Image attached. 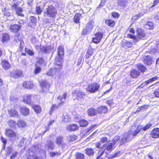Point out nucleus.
<instances>
[{"mask_svg":"<svg viewBox=\"0 0 159 159\" xmlns=\"http://www.w3.org/2000/svg\"><path fill=\"white\" fill-rule=\"evenodd\" d=\"M137 36L132 34H129V37L132 39L134 43L138 42L140 39H143L145 37L143 30L141 28H138L137 30Z\"/></svg>","mask_w":159,"mask_h":159,"instance_id":"1","label":"nucleus"},{"mask_svg":"<svg viewBox=\"0 0 159 159\" xmlns=\"http://www.w3.org/2000/svg\"><path fill=\"white\" fill-rule=\"evenodd\" d=\"M67 94L64 93L62 96H59L58 97V100H59V104L58 105H53L50 111V113L51 114L52 112L55 110L58 109L60 106L66 100Z\"/></svg>","mask_w":159,"mask_h":159,"instance_id":"2","label":"nucleus"},{"mask_svg":"<svg viewBox=\"0 0 159 159\" xmlns=\"http://www.w3.org/2000/svg\"><path fill=\"white\" fill-rule=\"evenodd\" d=\"M73 98L75 100L84 99L86 94L80 90L76 89L73 90L72 93Z\"/></svg>","mask_w":159,"mask_h":159,"instance_id":"3","label":"nucleus"},{"mask_svg":"<svg viewBox=\"0 0 159 159\" xmlns=\"http://www.w3.org/2000/svg\"><path fill=\"white\" fill-rule=\"evenodd\" d=\"M115 145V143L111 142L108 144L105 149L102 148L99 149L98 152V156L96 159H99L100 157L104 154L105 149L108 151H111L114 148V146Z\"/></svg>","mask_w":159,"mask_h":159,"instance_id":"4","label":"nucleus"},{"mask_svg":"<svg viewBox=\"0 0 159 159\" xmlns=\"http://www.w3.org/2000/svg\"><path fill=\"white\" fill-rule=\"evenodd\" d=\"M56 9L52 6H49L46 9V11L44 13L45 15H47L50 17H54L57 14Z\"/></svg>","mask_w":159,"mask_h":159,"instance_id":"5","label":"nucleus"},{"mask_svg":"<svg viewBox=\"0 0 159 159\" xmlns=\"http://www.w3.org/2000/svg\"><path fill=\"white\" fill-rule=\"evenodd\" d=\"M133 138L132 130H129L127 133H125L121 139L120 145H123L125 143L131 141Z\"/></svg>","mask_w":159,"mask_h":159,"instance_id":"6","label":"nucleus"},{"mask_svg":"<svg viewBox=\"0 0 159 159\" xmlns=\"http://www.w3.org/2000/svg\"><path fill=\"white\" fill-rule=\"evenodd\" d=\"M63 57L56 56L54 62V66L57 71H61L63 68Z\"/></svg>","mask_w":159,"mask_h":159,"instance_id":"7","label":"nucleus"},{"mask_svg":"<svg viewBox=\"0 0 159 159\" xmlns=\"http://www.w3.org/2000/svg\"><path fill=\"white\" fill-rule=\"evenodd\" d=\"M100 85L99 84L94 83L89 84L87 88V90L92 93H96L99 90Z\"/></svg>","mask_w":159,"mask_h":159,"instance_id":"8","label":"nucleus"},{"mask_svg":"<svg viewBox=\"0 0 159 159\" xmlns=\"http://www.w3.org/2000/svg\"><path fill=\"white\" fill-rule=\"evenodd\" d=\"M22 20H20L18 22L17 24H13L10 25V30L14 32H17L19 30H20L23 23Z\"/></svg>","mask_w":159,"mask_h":159,"instance_id":"9","label":"nucleus"},{"mask_svg":"<svg viewBox=\"0 0 159 159\" xmlns=\"http://www.w3.org/2000/svg\"><path fill=\"white\" fill-rule=\"evenodd\" d=\"M103 37V33L99 32L96 33L94 34V36L93 38L92 41L93 43H99Z\"/></svg>","mask_w":159,"mask_h":159,"instance_id":"10","label":"nucleus"},{"mask_svg":"<svg viewBox=\"0 0 159 159\" xmlns=\"http://www.w3.org/2000/svg\"><path fill=\"white\" fill-rule=\"evenodd\" d=\"M93 28V25L92 22H89L86 25L84 29L82 31V34L86 35L89 34Z\"/></svg>","mask_w":159,"mask_h":159,"instance_id":"11","label":"nucleus"},{"mask_svg":"<svg viewBox=\"0 0 159 159\" xmlns=\"http://www.w3.org/2000/svg\"><path fill=\"white\" fill-rule=\"evenodd\" d=\"M5 134L7 136L14 139L16 137V133L11 129H7L5 131Z\"/></svg>","mask_w":159,"mask_h":159,"instance_id":"12","label":"nucleus"},{"mask_svg":"<svg viewBox=\"0 0 159 159\" xmlns=\"http://www.w3.org/2000/svg\"><path fill=\"white\" fill-rule=\"evenodd\" d=\"M79 128V127L78 125L75 124L70 125L66 127V129L69 131H76Z\"/></svg>","mask_w":159,"mask_h":159,"instance_id":"13","label":"nucleus"},{"mask_svg":"<svg viewBox=\"0 0 159 159\" xmlns=\"http://www.w3.org/2000/svg\"><path fill=\"white\" fill-rule=\"evenodd\" d=\"M23 100L24 102L28 104H31L32 102V96L28 94L24 95L23 97Z\"/></svg>","mask_w":159,"mask_h":159,"instance_id":"14","label":"nucleus"},{"mask_svg":"<svg viewBox=\"0 0 159 159\" xmlns=\"http://www.w3.org/2000/svg\"><path fill=\"white\" fill-rule=\"evenodd\" d=\"M140 72L138 70L133 69L131 71L130 73V75L132 78H137L140 75Z\"/></svg>","mask_w":159,"mask_h":159,"instance_id":"15","label":"nucleus"},{"mask_svg":"<svg viewBox=\"0 0 159 159\" xmlns=\"http://www.w3.org/2000/svg\"><path fill=\"white\" fill-rule=\"evenodd\" d=\"M23 85L25 88L29 89L33 88L34 86L33 83L30 81L24 82Z\"/></svg>","mask_w":159,"mask_h":159,"instance_id":"16","label":"nucleus"},{"mask_svg":"<svg viewBox=\"0 0 159 159\" xmlns=\"http://www.w3.org/2000/svg\"><path fill=\"white\" fill-rule=\"evenodd\" d=\"M20 111L22 114L25 116L28 115L30 113L29 110L24 106L20 107Z\"/></svg>","mask_w":159,"mask_h":159,"instance_id":"17","label":"nucleus"},{"mask_svg":"<svg viewBox=\"0 0 159 159\" xmlns=\"http://www.w3.org/2000/svg\"><path fill=\"white\" fill-rule=\"evenodd\" d=\"M151 135L153 138H157L159 137V128H154L151 133Z\"/></svg>","mask_w":159,"mask_h":159,"instance_id":"18","label":"nucleus"},{"mask_svg":"<svg viewBox=\"0 0 159 159\" xmlns=\"http://www.w3.org/2000/svg\"><path fill=\"white\" fill-rule=\"evenodd\" d=\"M13 8L16 9V13L18 15L20 16H23L24 15L22 13V8L18 7L16 4H14L13 6Z\"/></svg>","mask_w":159,"mask_h":159,"instance_id":"19","label":"nucleus"},{"mask_svg":"<svg viewBox=\"0 0 159 159\" xmlns=\"http://www.w3.org/2000/svg\"><path fill=\"white\" fill-rule=\"evenodd\" d=\"M1 64L3 69L7 70L10 68L11 65L9 61L5 60H3L1 62Z\"/></svg>","mask_w":159,"mask_h":159,"instance_id":"20","label":"nucleus"},{"mask_svg":"<svg viewBox=\"0 0 159 159\" xmlns=\"http://www.w3.org/2000/svg\"><path fill=\"white\" fill-rule=\"evenodd\" d=\"M152 61L150 56H146L143 60V62L147 65L150 66L152 64Z\"/></svg>","mask_w":159,"mask_h":159,"instance_id":"21","label":"nucleus"},{"mask_svg":"<svg viewBox=\"0 0 159 159\" xmlns=\"http://www.w3.org/2000/svg\"><path fill=\"white\" fill-rule=\"evenodd\" d=\"M136 67L142 73H143L147 70L146 66L141 64H137Z\"/></svg>","mask_w":159,"mask_h":159,"instance_id":"22","label":"nucleus"},{"mask_svg":"<svg viewBox=\"0 0 159 159\" xmlns=\"http://www.w3.org/2000/svg\"><path fill=\"white\" fill-rule=\"evenodd\" d=\"M60 72V71H57V69L54 68L50 69L49 71L47 72V75L48 76H52L56 74L59 73Z\"/></svg>","mask_w":159,"mask_h":159,"instance_id":"23","label":"nucleus"},{"mask_svg":"<svg viewBox=\"0 0 159 159\" xmlns=\"http://www.w3.org/2000/svg\"><path fill=\"white\" fill-rule=\"evenodd\" d=\"M55 142L56 144L60 146L62 144L64 143L63 139L62 136H59L56 138Z\"/></svg>","mask_w":159,"mask_h":159,"instance_id":"24","label":"nucleus"},{"mask_svg":"<svg viewBox=\"0 0 159 159\" xmlns=\"http://www.w3.org/2000/svg\"><path fill=\"white\" fill-rule=\"evenodd\" d=\"M58 55L60 57H63L64 54V50L63 47L62 46H59L58 49Z\"/></svg>","mask_w":159,"mask_h":159,"instance_id":"25","label":"nucleus"},{"mask_svg":"<svg viewBox=\"0 0 159 159\" xmlns=\"http://www.w3.org/2000/svg\"><path fill=\"white\" fill-rule=\"evenodd\" d=\"M41 86L43 91H45L49 87V85L46 81H43L41 83Z\"/></svg>","mask_w":159,"mask_h":159,"instance_id":"26","label":"nucleus"},{"mask_svg":"<svg viewBox=\"0 0 159 159\" xmlns=\"http://www.w3.org/2000/svg\"><path fill=\"white\" fill-rule=\"evenodd\" d=\"M97 111L100 114L105 113L107 111V108L105 106H102L97 108Z\"/></svg>","mask_w":159,"mask_h":159,"instance_id":"27","label":"nucleus"},{"mask_svg":"<svg viewBox=\"0 0 159 159\" xmlns=\"http://www.w3.org/2000/svg\"><path fill=\"white\" fill-rule=\"evenodd\" d=\"M86 154L89 156H93L94 154V150L90 148H88L85 149Z\"/></svg>","mask_w":159,"mask_h":159,"instance_id":"28","label":"nucleus"},{"mask_svg":"<svg viewBox=\"0 0 159 159\" xmlns=\"http://www.w3.org/2000/svg\"><path fill=\"white\" fill-rule=\"evenodd\" d=\"M127 0H118L117 3L120 7H125L127 4Z\"/></svg>","mask_w":159,"mask_h":159,"instance_id":"29","label":"nucleus"},{"mask_svg":"<svg viewBox=\"0 0 159 159\" xmlns=\"http://www.w3.org/2000/svg\"><path fill=\"white\" fill-rule=\"evenodd\" d=\"M39 158L33 152H30L28 157V159H39Z\"/></svg>","mask_w":159,"mask_h":159,"instance_id":"30","label":"nucleus"},{"mask_svg":"<svg viewBox=\"0 0 159 159\" xmlns=\"http://www.w3.org/2000/svg\"><path fill=\"white\" fill-rule=\"evenodd\" d=\"M144 26L148 29H153V23L151 21H148L144 24Z\"/></svg>","mask_w":159,"mask_h":159,"instance_id":"31","label":"nucleus"},{"mask_svg":"<svg viewBox=\"0 0 159 159\" xmlns=\"http://www.w3.org/2000/svg\"><path fill=\"white\" fill-rule=\"evenodd\" d=\"M11 10L7 8H5L2 9V11L4 16L7 17H9L11 16Z\"/></svg>","mask_w":159,"mask_h":159,"instance_id":"32","label":"nucleus"},{"mask_svg":"<svg viewBox=\"0 0 159 159\" xmlns=\"http://www.w3.org/2000/svg\"><path fill=\"white\" fill-rule=\"evenodd\" d=\"M88 113L89 115L91 116H95L96 113V111L93 108H90L88 110Z\"/></svg>","mask_w":159,"mask_h":159,"instance_id":"33","label":"nucleus"},{"mask_svg":"<svg viewBox=\"0 0 159 159\" xmlns=\"http://www.w3.org/2000/svg\"><path fill=\"white\" fill-rule=\"evenodd\" d=\"M93 50L91 48H89L88 49L86 55L85 56V58L88 59L89 58V57L93 54Z\"/></svg>","mask_w":159,"mask_h":159,"instance_id":"34","label":"nucleus"},{"mask_svg":"<svg viewBox=\"0 0 159 159\" xmlns=\"http://www.w3.org/2000/svg\"><path fill=\"white\" fill-rule=\"evenodd\" d=\"M79 124L80 127H85L88 125V122L86 120L84 119H82L79 121Z\"/></svg>","mask_w":159,"mask_h":159,"instance_id":"35","label":"nucleus"},{"mask_svg":"<svg viewBox=\"0 0 159 159\" xmlns=\"http://www.w3.org/2000/svg\"><path fill=\"white\" fill-rule=\"evenodd\" d=\"M105 23L110 26L113 27L115 25V21L112 20H107L105 21Z\"/></svg>","mask_w":159,"mask_h":159,"instance_id":"36","label":"nucleus"},{"mask_svg":"<svg viewBox=\"0 0 159 159\" xmlns=\"http://www.w3.org/2000/svg\"><path fill=\"white\" fill-rule=\"evenodd\" d=\"M19 127H24L26 125V123L23 120H20L18 121L17 124Z\"/></svg>","mask_w":159,"mask_h":159,"instance_id":"37","label":"nucleus"},{"mask_svg":"<svg viewBox=\"0 0 159 159\" xmlns=\"http://www.w3.org/2000/svg\"><path fill=\"white\" fill-rule=\"evenodd\" d=\"M9 113L11 116H18V112L14 110H11L8 111Z\"/></svg>","mask_w":159,"mask_h":159,"instance_id":"38","label":"nucleus"},{"mask_svg":"<svg viewBox=\"0 0 159 159\" xmlns=\"http://www.w3.org/2000/svg\"><path fill=\"white\" fill-rule=\"evenodd\" d=\"M27 143V139L24 138H23L20 141V147L22 146H26Z\"/></svg>","mask_w":159,"mask_h":159,"instance_id":"39","label":"nucleus"},{"mask_svg":"<svg viewBox=\"0 0 159 159\" xmlns=\"http://www.w3.org/2000/svg\"><path fill=\"white\" fill-rule=\"evenodd\" d=\"M70 141H74L77 139V137L74 135H69L67 138Z\"/></svg>","mask_w":159,"mask_h":159,"instance_id":"40","label":"nucleus"},{"mask_svg":"<svg viewBox=\"0 0 159 159\" xmlns=\"http://www.w3.org/2000/svg\"><path fill=\"white\" fill-rule=\"evenodd\" d=\"M14 77L15 78L21 77L22 75V72L20 70H16L14 72Z\"/></svg>","mask_w":159,"mask_h":159,"instance_id":"41","label":"nucleus"},{"mask_svg":"<svg viewBox=\"0 0 159 159\" xmlns=\"http://www.w3.org/2000/svg\"><path fill=\"white\" fill-rule=\"evenodd\" d=\"M9 39V35L6 33L3 34L2 35V40L3 42L7 41Z\"/></svg>","mask_w":159,"mask_h":159,"instance_id":"42","label":"nucleus"},{"mask_svg":"<svg viewBox=\"0 0 159 159\" xmlns=\"http://www.w3.org/2000/svg\"><path fill=\"white\" fill-rule=\"evenodd\" d=\"M81 15L80 14H76L74 17V20L76 23H78L79 22L80 18L81 17Z\"/></svg>","mask_w":159,"mask_h":159,"instance_id":"43","label":"nucleus"},{"mask_svg":"<svg viewBox=\"0 0 159 159\" xmlns=\"http://www.w3.org/2000/svg\"><path fill=\"white\" fill-rule=\"evenodd\" d=\"M76 159H85L84 154L80 152H77L75 154Z\"/></svg>","mask_w":159,"mask_h":159,"instance_id":"44","label":"nucleus"},{"mask_svg":"<svg viewBox=\"0 0 159 159\" xmlns=\"http://www.w3.org/2000/svg\"><path fill=\"white\" fill-rule=\"evenodd\" d=\"M157 79L158 77L155 76L148 79V80L145 82L144 83L146 85H147L149 83L156 80Z\"/></svg>","mask_w":159,"mask_h":159,"instance_id":"45","label":"nucleus"},{"mask_svg":"<svg viewBox=\"0 0 159 159\" xmlns=\"http://www.w3.org/2000/svg\"><path fill=\"white\" fill-rule=\"evenodd\" d=\"M95 145L96 148H102L104 149V148L106 145H107L104 144L102 146V144L101 142H98L95 143Z\"/></svg>","mask_w":159,"mask_h":159,"instance_id":"46","label":"nucleus"},{"mask_svg":"<svg viewBox=\"0 0 159 159\" xmlns=\"http://www.w3.org/2000/svg\"><path fill=\"white\" fill-rule=\"evenodd\" d=\"M132 43H130L127 41H125L122 43V46H126L128 48L131 47L133 45Z\"/></svg>","mask_w":159,"mask_h":159,"instance_id":"47","label":"nucleus"},{"mask_svg":"<svg viewBox=\"0 0 159 159\" xmlns=\"http://www.w3.org/2000/svg\"><path fill=\"white\" fill-rule=\"evenodd\" d=\"M48 147L49 149L51 150L53 149L54 148V144L52 141H48Z\"/></svg>","mask_w":159,"mask_h":159,"instance_id":"48","label":"nucleus"},{"mask_svg":"<svg viewBox=\"0 0 159 159\" xmlns=\"http://www.w3.org/2000/svg\"><path fill=\"white\" fill-rule=\"evenodd\" d=\"M62 120L64 122H68L71 121L70 118L67 115H63Z\"/></svg>","mask_w":159,"mask_h":159,"instance_id":"49","label":"nucleus"},{"mask_svg":"<svg viewBox=\"0 0 159 159\" xmlns=\"http://www.w3.org/2000/svg\"><path fill=\"white\" fill-rule=\"evenodd\" d=\"M12 147L11 146L7 147L6 150V156H9L12 152Z\"/></svg>","mask_w":159,"mask_h":159,"instance_id":"50","label":"nucleus"},{"mask_svg":"<svg viewBox=\"0 0 159 159\" xmlns=\"http://www.w3.org/2000/svg\"><path fill=\"white\" fill-rule=\"evenodd\" d=\"M33 108L36 112L39 113L41 110V107L38 105H34L33 106Z\"/></svg>","mask_w":159,"mask_h":159,"instance_id":"51","label":"nucleus"},{"mask_svg":"<svg viewBox=\"0 0 159 159\" xmlns=\"http://www.w3.org/2000/svg\"><path fill=\"white\" fill-rule=\"evenodd\" d=\"M50 156L52 157H53L55 156H58L60 155V152H51L50 153Z\"/></svg>","mask_w":159,"mask_h":159,"instance_id":"52","label":"nucleus"},{"mask_svg":"<svg viewBox=\"0 0 159 159\" xmlns=\"http://www.w3.org/2000/svg\"><path fill=\"white\" fill-rule=\"evenodd\" d=\"M152 125V124L151 123H148L144 126L142 128H142L143 129V131H146L148 129L150 128Z\"/></svg>","mask_w":159,"mask_h":159,"instance_id":"53","label":"nucleus"},{"mask_svg":"<svg viewBox=\"0 0 159 159\" xmlns=\"http://www.w3.org/2000/svg\"><path fill=\"white\" fill-rule=\"evenodd\" d=\"M49 48L48 46H43L41 48V50L44 53L48 52Z\"/></svg>","mask_w":159,"mask_h":159,"instance_id":"54","label":"nucleus"},{"mask_svg":"<svg viewBox=\"0 0 159 159\" xmlns=\"http://www.w3.org/2000/svg\"><path fill=\"white\" fill-rule=\"evenodd\" d=\"M8 124L9 126L11 127H14L16 125V122L12 120H9L8 122Z\"/></svg>","mask_w":159,"mask_h":159,"instance_id":"55","label":"nucleus"},{"mask_svg":"<svg viewBox=\"0 0 159 159\" xmlns=\"http://www.w3.org/2000/svg\"><path fill=\"white\" fill-rule=\"evenodd\" d=\"M142 129V128L141 126H138L137 129L134 131L133 134H132L133 136H136Z\"/></svg>","mask_w":159,"mask_h":159,"instance_id":"56","label":"nucleus"},{"mask_svg":"<svg viewBox=\"0 0 159 159\" xmlns=\"http://www.w3.org/2000/svg\"><path fill=\"white\" fill-rule=\"evenodd\" d=\"M96 126H97V125H93L91 126L90 127L86 129V133H88L90 131H93L95 127Z\"/></svg>","mask_w":159,"mask_h":159,"instance_id":"57","label":"nucleus"},{"mask_svg":"<svg viewBox=\"0 0 159 159\" xmlns=\"http://www.w3.org/2000/svg\"><path fill=\"white\" fill-rule=\"evenodd\" d=\"M41 68L39 67H37L35 68L34 70V73L35 74H37L39 73L41 71Z\"/></svg>","mask_w":159,"mask_h":159,"instance_id":"58","label":"nucleus"},{"mask_svg":"<svg viewBox=\"0 0 159 159\" xmlns=\"http://www.w3.org/2000/svg\"><path fill=\"white\" fill-rule=\"evenodd\" d=\"M36 11L38 14H40L42 11V9L39 6H37L36 8Z\"/></svg>","mask_w":159,"mask_h":159,"instance_id":"59","label":"nucleus"},{"mask_svg":"<svg viewBox=\"0 0 159 159\" xmlns=\"http://www.w3.org/2000/svg\"><path fill=\"white\" fill-rule=\"evenodd\" d=\"M25 51L26 53L29 55L31 56L34 55V52H33L32 50L29 49H25Z\"/></svg>","mask_w":159,"mask_h":159,"instance_id":"60","label":"nucleus"},{"mask_svg":"<svg viewBox=\"0 0 159 159\" xmlns=\"http://www.w3.org/2000/svg\"><path fill=\"white\" fill-rule=\"evenodd\" d=\"M30 20L32 23H35L37 22V19L36 17L33 16H31L30 18Z\"/></svg>","mask_w":159,"mask_h":159,"instance_id":"61","label":"nucleus"},{"mask_svg":"<svg viewBox=\"0 0 159 159\" xmlns=\"http://www.w3.org/2000/svg\"><path fill=\"white\" fill-rule=\"evenodd\" d=\"M154 94L156 97H159V88L155 90L154 92Z\"/></svg>","mask_w":159,"mask_h":159,"instance_id":"62","label":"nucleus"},{"mask_svg":"<svg viewBox=\"0 0 159 159\" xmlns=\"http://www.w3.org/2000/svg\"><path fill=\"white\" fill-rule=\"evenodd\" d=\"M120 139V137L119 136H116L114 138L113 141L112 143H115V144L116 143L118 140Z\"/></svg>","mask_w":159,"mask_h":159,"instance_id":"63","label":"nucleus"},{"mask_svg":"<svg viewBox=\"0 0 159 159\" xmlns=\"http://www.w3.org/2000/svg\"><path fill=\"white\" fill-rule=\"evenodd\" d=\"M156 47V51L159 52V39L157 41Z\"/></svg>","mask_w":159,"mask_h":159,"instance_id":"64","label":"nucleus"}]
</instances>
